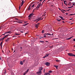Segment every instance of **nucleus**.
Here are the masks:
<instances>
[{"label":"nucleus","mask_w":75,"mask_h":75,"mask_svg":"<svg viewBox=\"0 0 75 75\" xmlns=\"http://www.w3.org/2000/svg\"><path fill=\"white\" fill-rule=\"evenodd\" d=\"M42 19H43V18H41V17H40L39 18H38V19H37L35 20H34V21H37L36 23H37V22H38V21H40V20H42Z\"/></svg>","instance_id":"1"},{"label":"nucleus","mask_w":75,"mask_h":75,"mask_svg":"<svg viewBox=\"0 0 75 75\" xmlns=\"http://www.w3.org/2000/svg\"><path fill=\"white\" fill-rule=\"evenodd\" d=\"M41 3H40V4H39L38 5V6H37V7H36V8H35V9H34V10H36L37 9V10H38V9L39 8V7H40V5H41Z\"/></svg>","instance_id":"2"},{"label":"nucleus","mask_w":75,"mask_h":75,"mask_svg":"<svg viewBox=\"0 0 75 75\" xmlns=\"http://www.w3.org/2000/svg\"><path fill=\"white\" fill-rule=\"evenodd\" d=\"M38 75H41V71L40 70L39 71L37 72Z\"/></svg>","instance_id":"3"},{"label":"nucleus","mask_w":75,"mask_h":75,"mask_svg":"<svg viewBox=\"0 0 75 75\" xmlns=\"http://www.w3.org/2000/svg\"><path fill=\"white\" fill-rule=\"evenodd\" d=\"M45 65H46L47 66H50V63L48 62H46L45 63Z\"/></svg>","instance_id":"4"},{"label":"nucleus","mask_w":75,"mask_h":75,"mask_svg":"<svg viewBox=\"0 0 75 75\" xmlns=\"http://www.w3.org/2000/svg\"><path fill=\"white\" fill-rule=\"evenodd\" d=\"M40 24V23H38L37 24H36V25H35V27L36 28H38V25H39Z\"/></svg>","instance_id":"5"},{"label":"nucleus","mask_w":75,"mask_h":75,"mask_svg":"<svg viewBox=\"0 0 75 75\" xmlns=\"http://www.w3.org/2000/svg\"><path fill=\"white\" fill-rule=\"evenodd\" d=\"M45 35H53V34H51L50 33H45Z\"/></svg>","instance_id":"6"},{"label":"nucleus","mask_w":75,"mask_h":75,"mask_svg":"<svg viewBox=\"0 0 75 75\" xmlns=\"http://www.w3.org/2000/svg\"><path fill=\"white\" fill-rule=\"evenodd\" d=\"M34 14L33 13H31L28 16V17H31Z\"/></svg>","instance_id":"7"},{"label":"nucleus","mask_w":75,"mask_h":75,"mask_svg":"<svg viewBox=\"0 0 75 75\" xmlns=\"http://www.w3.org/2000/svg\"><path fill=\"white\" fill-rule=\"evenodd\" d=\"M68 55H70V56H74V54L72 53H68Z\"/></svg>","instance_id":"8"},{"label":"nucleus","mask_w":75,"mask_h":75,"mask_svg":"<svg viewBox=\"0 0 75 75\" xmlns=\"http://www.w3.org/2000/svg\"><path fill=\"white\" fill-rule=\"evenodd\" d=\"M44 75H50V74L48 73H46L44 74Z\"/></svg>","instance_id":"9"},{"label":"nucleus","mask_w":75,"mask_h":75,"mask_svg":"<svg viewBox=\"0 0 75 75\" xmlns=\"http://www.w3.org/2000/svg\"><path fill=\"white\" fill-rule=\"evenodd\" d=\"M54 67H55L56 68V69H58V66H56L55 65H54Z\"/></svg>","instance_id":"10"},{"label":"nucleus","mask_w":75,"mask_h":75,"mask_svg":"<svg viewBox=\"0 0 75 75\" xmlns=\"http://www.w3.org/2000/svg\"><path fill=\"white\" fill-rule=\"evenodd\" d=\"M23 5V4H22L21 3V6H20L19 7V10H20V8H21V6H22Z\"/></svg>","instance_id":"11"},{"label":"nucleus","mask_w":75,"mask_h":75,"mask_svg":"<svg viewBox=\"0 0 75 75\" xmlns=\"http://www.w3.org/2000/svg\"><path fill=\"white\" fill-rule=\"evenodd\" d=\"M39 70H40V71H41V70H42V67H39Z\"/></svg>","instance_id":"12"},{"label":"nucleus","mask_w":75,"mask_h":75,"mask_svg":"<svg viewBox=\"0 0 75 75\" xmlns=\"http://www.w3.org/2000/svg\"><path fill=\"white\" fill-rule=\"evenodd\" d=\"M59 17L62 19L63 20H65V19H64V18L61 16H59Z\"/></svg>","instance_id":"13"},{"label":"nucleus","mask_w":75,"mask_h":75,"mask_svg":"<svg viewBox=\"0 0 75 75\" xmlns=\"http://www.w3.org/2000/svg\"><path fill=\"white\" fill-rule=\"evenodd\" d=\"M10 39V38H7V39L6 40V42L8 41V40H9V39Z\"/></svg>","instance_id":"14"},{"label":"nucleus","mask_w":75,"mask_h":75,"mask_svg":"<svg viewBox=\"0 0 75 75\" xmlns=\"http://www.w3.org/2000/svg\"><path fill=\"white\" fill-rule=\"evenodd\" d=\"M50 55V54H46V55L45 56L46 57H48V56Z\"/></svg>","instance_id":"15"},{"label":"nucleus","mask_w":75,"mask_h":75,"mask_svg":"<svg viewBox=\"0 0 75 75\" xmlns=\"http://www.w3.org/2000/svg\"><path fill=\"white\" fill-rule=\"evenodd\" d=\"M72 37H71L67 39V40H70V39H71V38H72Z\"/></svg>","instance_id":"16"},{"label":"nucleus","mask_w":75,"mask_h":75,"mask_svg":"<svg viewBox=\"0 0 75 75\" xmlns=\"http://www.w3.org/2000/svg\"><path fill=\"white\" fill-rule=\"evenodd\" d=\"M40 42H41V43H42V44H44V42H44V41H40Z\"/></svg>","instance_id":"17"},{"label":"nucleus","mask_w":75,"mask_h":75,"mask_svg":"<svg viewBox=\"0 0 75 75\" xmlns=\"http://www.w3.org/2000/svg\"><path fill=\"white\" fill-rule=\"evenodd\" d=\"M9 35V34L7 35H5L4 37V38H6V37H8V36Z\"/></svg>","instance_id":"18"},{"label":"nucleus","mask_w":75,"mask_h":75,"mask_svg":"<svg viewBox=\"0 0 75 75\" xmlns=\"http://www.w3.org/2000/svg\"><path fill=\"white\" fill-rule=\"evenodd\" d=\"M27 24H28V23H26L25 25H24L23 26H24V27L25 26H26V25H27Z\"/></svg>","instance_id":"19"},{"label":"nucleus","mask_w":75,"mask_h":75,"mask_svg":"<svg viewBox=\"0 0 75 75\" xmlns=\"http://www.w3.org/2000/svg\"><path fill=\"white\" fill-rule=\"evenodd\" d=\"M3 44L2 42H1V44H0V46H1V47H2V44Z\"/></svg>","instance_id":"20"},{"label":"nucleus","mask_w":75,"mask_h":75,"mask_svg":"<svg viewBox=\"0 0 75 75\" xmlns=\"http://www.w3.org/2000/svg\"><path fill=\"white\" fill-rule=\"evenodd\" d=\"M20 64L21 65H23V62H22V61H21L20 62Z\"/></svg>","instance_id":"21"},{"label":"nucleus","mask_w":75,"mask_h":75,"mask_svg":"<svg viewBox=\"0 0 75 75\" xmlns=\"http://www.w3.org/2000/svg\"><path fill=\"white\" fill-rule=\"evenodd\" d=\"M15 35H20V34L18 33H15Z\"/></svg>","instance_id":"22"},{"label":"nucleus","mask_w":75,"mask_h":75,"mask_svg":"<svg viewBox=\"0 0 75 75\" xmlns=\"http://www.w3.org/2000/svg\"><path fill=\"white\" fill-rule=\"evenodd\" d=\"M52 71H48V72H49V73H52Z\"/></svg>","instance_id":"23"},{"label":"nucleus","mask_w":75,"mask_h":75,"mask_svg":"<svg viewBox=\"0 0 75 75\" xmlns=\"http://www.w3.org/2000/svg\"><path fill=\"white\" fill-rule=\"evenodd\" d=\"M7 33L8 34H10L11 33V32L10 31H9L8 32H7Z\"/></svg>","instance_id":"24"},{"label":"nucleus","mask_w":75,"mask_h":75,"mask_svg":"<svg viewBox=\"0 0 75 75\" xmlns=\"http://www.w3.org/2000/svg\"><path fill=\"white\" fill-rule=\"evenodd\" d=\"M61 19H60L59 20L57 19V21H61Z\"/></svg>","instance_id":"25"},{"label":"nucleus","mask_w":75,"mask_h":75,"mask_svg":"<svg viewBox=\"0 0 75 75\" xmlns=\"http://www.w3.org/2000/svg\"><path fill=\"white\" fill-rule=\"evenodd\" d=\"M28 71H29V69H28L27 71H26V73H27V72H28Z\"/></svg>","instance_id":"26"},{"label":"nucleus","mask_w":75,"mask_h":75,"mask_svg":"<svg viewBox=\"0 0 75 75\" xmlns=\"http://www.w3.org/2000/svg\"><path fill=\"white\" fill-rule=\"evenodd\" d=\"M34 6H35V4H34L31 6V8H32V7H34Z\"/></svg>","instance_id":"27"},{"label":"nucleus","mask_w":75,"mask_h":75,"mask_svg":"<svg viewBox=\"0 0 75 75\" xmlns=\"http://www.w3.org/2000/svg\"><path fill=\"white\" fill-rule=\"evenodd\" d=\"M4 38H5L3 37V38H1L2 39V41H3V40H4Z\"/></svg>","instance_id":"28"},{"label":"nucleus","mask_w":75,"mask_h":75,"mask_svg":"<svg viewBox=\"0 0 75 75\" xmlns=\"http://www.w3.org/2000/svg\"><path fill=\"white\" fill-rule=\"evenodd\" d=\"M75 14H71L70 15H69V16H72L73 15H75Z\"/></svg>","instance_id":"29"},{"label":"nucleus","mask_w":75,"mask_h":75,"mask_svg":"<svg viewBox=\"0 0 75 75\" xmlns=\"http://www.w3.org/2000/svg\"><path fill=\"white\" fill-rule=\"evenodd\" d=\"M24 1H23L22 2V4H24Z\"/></svg>","instance_id":"30"},{"label":"nucleus","mask_w":75,"mask_h":75,"mask_svg":"<svg viewBox=\"0 0 75 75\" xmlns=\"http://www.w3.org/2000/svg\"><path fill=\"white\" fill-rule=\"evenodd\" d=\"M17 23H22V22H18V21H17Z\"/></svg>","instance_id":"31"},{"label":"nucleus","mask_w":75,"mask_h":75,"mask_svg":"<svg viewBox=\"0 0 75 75\" xmlns=\"http://www.w3.org/2000/svg\"><path fill=\"white\" fill-rule=\"evenodd\" d=\"M30 10V7H29L28 8V10Z\"/></svg>","instance_id":"32"},{"label":"nucleus","mask_w":75,"mask_h":75,"mask_svg":"<svg viewBox=\"0 0 75 75\" xmlns=\"http://www.w3.org/2000/svg\"><path fill=\"white\" fill-rule=\"evenodd\" d=\"M16 37V35H14L13 36V37Z\"/></svg>","instance_id":"33"},{"label":"nucleus","mask_w":75,"mask_h":75,"mask_svg":"<svg viewBox=\"0 0 75 75\" xmlns=\"http://www.w3.org/2000/svg\"><path fill=\"white\" fill-rule=\"evenodd\" d=\"M27 74V73H26V72L25 73H24L23 75H25V74Z\"/></svg>","instance_id":"34"},{"label":"nucleus","mask_w":75,"mask_h":75,"mask_svg":"<svg viewBox=\"0 0 75 75\" xmlns=\"http://www.w3.org/2000/svg\"><path fill=\"white\" fill-rule=\"evenodd\" d=\"M44 30H42V33H44Z\"/></svg>","instance_id":"35"},{"label":"nucleus","mask_w":75,"mask_h":75,"mask_svg":"<svg viewBox=\"0 0 75 75\" xmlns=\"http://www.w3.org/2000/svg\"><path fill=\"white\" fill-rule=\"evenodd\" d=\"M56 61L57 62H59V60H56Z\"/></svg>","instance_id":"36"},{"label":"nucleus","mask_w":75,"mask_h":75,"mask_svg":"<svg viewBox=\"0 0 75 75\" xmlns=\"http://www.w3.org/2000/svg\"><path fill=\"white\" fill-rule=\"evenodd\" d=\"M25 60H24L23 61V62H25Z\"/></svg>","instance_id":"37"},{"label":"nucleus","mask_w":75,"mask_h":75,"mask_svg":"<svg viewBox=\"0 0 75 75\" xmlns=\"http://www.w3.org/2000/svg\"><path fill=\"white\" fill-rule=\"evenodd\" d=\"M2 41V39L1 38L0 39V41Z\"/></svg>","instance_id":"38"},{"label":"nucleus","mask_w":75,"mask_h":75,"mask_svg":"<svg viewBox=\"0 0 75 75\" xmlns=\"http://www.w3.org/2000/svg\"><path fill=\"white\" fill-rule=\"evenodd\" d=\"M46 35H44V36H43V37H46Z\"/></svg>","instance_id":"39"},{"label":"nucleus","mask_w":75,"mask_h":75,"mask_svg":"<svg viewBox=\"0 0 75 75\" xmlns=\"http://www.w3.org/2000/svg\"><path fill=\"white\" fill-rule=\"evenodd\" d=\"M46 57L45 56V57H43V58H46Z\"/></svg>","instance_id":"40"},{"label":"nucleus","mask_w":75,"mask_h":75,"mask_svg":"<svg viewBox=\"0 0 75 75\" xmlns=\"http://www.w3.org/2000/svg\"><path fill=\"white\" fill-rule=\"evenodd\" d=\"M52 47H53V46H50V48H52Z\"/></svg>","instance_id":"41"},{"label":"nucleus","mask_w":75,"mask_h":75,"mask_svg":"<svg viewBox=\"0 0 75 75\" xmlns=\"http://www.w3.org/2000/svg\"><path fill=\"white\" fill-rule=\"evenodd\" d=\"M43 72H44V73H45V69H44Z\"/></svg>","instance_id":"42"},{"label":"nucleus","mask_w":75,"mask_h":75,"mask_svg":"<svg viewBox=\"0 0 75 75\" xmlns=\"http://www.w3.org/2000/svg\"><path fill=\"white\" fill-rule=\"evenodd\" d=\"M31 4H30V6H29V7H31Z\"/></svg>","instance_id":"43"},{"label":"nucleus","mask_w":75,"mask_h":75,"mask_svg":"<svg viewBox=\"0 0 75 75\" xmlns=\"http://www.w3.org/2000/svg\"><path fill=\"white\" fill-rule=\"evenodd\" d=\"M68 8H71V7H68Z\"/></svg>","instance_id":"44"},{"label":"nucleus","mask_w":75,"mask_h":75,"mask_svg":"<svg viewBox=\"0 0 75 75\" xmlns=\"http://www.w3.org/2000/svg\"><path fill=\"white\" fill-rule=\"evenodd\" d=\"M66 15H67V14H68V13H66Z\"/></svg>","instance_id":"45"},{"label":"nucleus","mask_w":75,"mask_h":75,"mask_svg":"<svg viewBox=\"0 0 75 75\" xmlns=\"http://www.w3.org/2000/svg\"><path fill=\"white\" fill-rule=\"evenodd\" d=\"M65 5L67 6V3L65 4Z\"/></svg>","instance_id":"46"},{"label":"nucleus","mask_w":75,"mask_h":75,"mask_svg":"<svg viewBox=\"0 0 75 75\" xmlns=\"http://www.w3.org/2000/svg\"><path fill=\"white\" fill-rule=\"evenodd\" d=\"M7 33H7V32H6V33H5V34H7Z\"/></svg>","instance_id":"47"},{"label":"nucleus","mask_w":75,"mask_h":75,"mask_svg":"<svg viewBox=\"0 0 75 75\" xmlns=\"http://www.w3.org/2000/svg\"><path fill=\"white\" fill-rule=\"evenodd\" d=\"M73 41H75V39H73Z\"/></svg>","instance_id":"48"},{"label":"nucleus","mask_w":75,"mask_h":75,"mask_svg":"<svg viewBox=\"0 0 75 75\" xmlns=\"http://www.w3.org/2000/svg\"><path fill=\"white\" fill-rule=\"evenodd\" d=\"M21 33H23V31H21Z\"/></svg>","instance_id":"49"},{"label":"nucleus","mask_w":75,"mask_h":75,"mask_svg":"<svg viewBox=\"0 0 75 75\" xmlns=\"http://www.w3.org/2000/svg\"><path fill=\"white\" fill-rule=\"evenodd\" d=\"M42 38H42V37H40V39H41Z\"/></svg>","instance_id":"50"},{"label":"nucleus","mask_w":75,"mask_h":75,"mask_svg":"<svg viewBox=\"0 0 75 75\" xmlns=\"http://www.w3.org/2000/svg\"><path fill=\"white\" fill-rule=\"evenodd\" d=\"M2 52L3 53V52H4V51H3V50H2Z\"/></svg>","instance_id":"51"},{"label":"nucleus","mask_w":75,"mask_h":75,"mask_svg":"<svg viewBox=\"0 0 75 75\" xmlns=\"http://www.w3.org/2000/svg\"><path fill=\"white\" fill-rule=\"evenodd\" d=\"M63 1L64 2H65V1Z\"/></svg>","instance_id":"52"},{"label":"nucleus","mask_w":75,"mask_h":75,"mask_svg":"<svg viewBox=\"0 0 75 75\" xmlns=\"http://www.w3.org/2000/svg\"><path fill=\"white\" fill-rule=\"evenodd\" d=\"M1 57H0V60H1Z\"/></svg>","instance_id":"53"},{"label":"nucleus","mask_w":75,"mask_h":75,"mask_svg":"<svg viewBox=\"0 0 75 75\" xmlns=\"http://www.w3.org/2000/svg\"><path fill=\"white\" fill-rule=\"evenodd\" d=\"M31 17H29V19L30 20V19Z\"/></svg>","instance_id":"54"},{"label":"nucleus","mask_w":75,"mask_h":75,"mask_svg":"<svg viewBox=\"0 0 75 75\" xmlns=\"http://www.w3.org/2000/svg\"><path fill=\"white\" fill-rule=\"evenodd\" d=\"M16 20H18V19L17 18L16 19Z\"/></svg>","instance_id":"55"},{"label":"nucleus","mask_w":75,"mask_h":75,"mask_svg":"<svg viewBox=\"0 0 75 75\" xmlns=\"http://www.w3.org/2000/svg\"><path fill=\"white\" fill-rule=\"evenodd\" d=\"M73 57H75V55H74H74H73Z\"/></svg>","instance_id":"56"},{"label":"nucleus","mask_w":75,"mask_h":75,"mask_svg":"<svg viewBox=\"0 0 75 75\" xmlns=\"http://www.w3.org/2000/svg\"><path fill=\"white\" fill-rule=\"evenodd\" d=\"M63 10V11H65V10Z\"/></svg>","instance_id":"57"},{"label":"nucleus","mask_w":75,"mask_h":75,"mask_svg":"<svg viewBox=\"0 0 75 75\" xmlns=\"http://www.w3.org/2000/svg\"><path fill=\"white\" fill-rule=\"evenodd\" d=\"M72 18L70 19L69 20H72Z\"/></svg>","instance_id":"58"},{"label":"nucleus","mask_w":75,"mask_h":75,"mask_svg":"<svg viewBox=\"0 0 75 75\" xmlns=\"http://www.w3.org/2000/svg\"><path fill=\"white\" fill-rule=\"evenodd\" d=\"M69 10H70V9H69L68 10H67V11H69Z\"/></svg>","instance_id":"59"},{"label":"nucleus","mask_w":75,"mask_h":75,"mask_svg":"<svg viewBox=\"0 0 75 75\" xmlns=\"http://www.w3.org/2000/svg\"><path fill=\"white\" fill-rule=\"evenodd\" d=\"M75 48V45L73 46Z\"/></svg>","instance_id":"60"},{"label":"nucleus","mask_w":75,"mask_h":75,"mask_svg":"<svg viewBox=\"0 0 75 75\" xmlns=\"http://www.w3.org/2000/svg\"><path fill=\"white\" fill-rule=\"evenodd\" d=\"M73 6H72L71 7V8H72V7H73Z\"/></svg>","instance_id":"61"},{"label":"nucleus","mask_w":75,"mask_h":75,"mask_svg":"<svg viewBox=\"0 0 75 75\" xmlns=\"http://www.w3.org/2000/svg\"><path fill=\"white\" fill-rule=\"evenodd\" d=\"M5 35V33H4V34H2V35Z\"/></svg>","instance_id":"62"},{"label":"nucleus","mask_w":75,"mask_h":75,"mask_svg":"<svg viewBox=\"0 0 75 75\" xmlns=\"http://www.w3.org/2000/svg\"><path fill=\"white\" fill-rule=\"evenodd\" d=\"M63 23H64V21H63Z\"/></svg>","instance_id":"63"},{"label":"nucleus","mask_w":75,"mask_h":75,"mask_svg":"<svg viewBox=\"0 0 75 75\" xmlns=\"http://www.w3.org/2000/svg\"><path fill=\"white\" fill-rule=\"evenodd\" d=\"M21 49H22V47H21Z\"/></svg>","instance_id":"64"}]
</instances>
